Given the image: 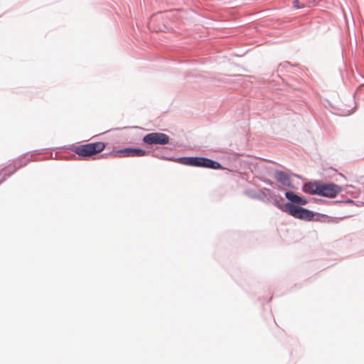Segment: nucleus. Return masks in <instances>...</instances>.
<instances>
[{"label": "nucleus", "mask_w": 364, "mask_h": 364, "mask_svg": "<svg viewBox=\"0 0 364 364\" xmlns=\"http://www.w3.org/2000/svg\"><path fill=\"white\" fill-rule=\"evenodd\" d=\"M321 183L317 182H309L305 183L303 190L310 194L319 195Z\"/></svg>", "instance_id": "8"}, {"label": "nucleus", "mask_w": 364, "mask_h": 364, "mask_svg": "<svg viewBox=\"0 0 364 364\" xmlns=\"http://www.w3.org/2000/svg\"><path fill=\"white\" fill-rule=\"evenodd\" d=\"M293 5H294V7H295L296 9H300V8L304 7V4H302L301 5L299 4V0H294V2H293Z\"/></svg>", "instance_id": "11"}, {"label": "nucleus", "mask_w": 364, "mask_h": 364, "mask_svg": "<svg viewBox=\"0 0 364 364\" xmlns=\"http://www.w3.org/2000/svg\"><path fill=\"white\" fill-rule=\"evenodd\" d=\"M341 191V188L337 185L332 184V183H328V184L321 183L319 196L328 197V198H334Z\"/></svg>", "instance_id": "6"}, {"label": "nucleus", "mask_w": 364, "mask_h": 364, "mask_svg": "<svg viewBox=\"0 0 364 364\" xmlns=\"http://www.w3.org/2000/svg\"><path fill=\"white\" fill-rule=\"evenodd\" d=\"M150 31L154 32H162L166 28L165 18L161 15L153 16L148 23Z\"/></svg>", "instance_id": "5"}, {"label": "nucleus", "mask_w": 364, "mask_h": 364, "mask_svg": "<svg viewBox=\"0 0 364 364\" xmlns=\"http://www.w3.org/2000/svg\"><path fill=\"white\" fill-rule=\"evenodd\" d=\"M285 196L288 200L295 204L306 205L307 203V200L305 198H303L291 191L287 192L285 193Z\"/></svg>", "instance_id": "9"}, {"label": "nucleus", "mask_w": 364, "mask_h": 364, "mask_svg": "<svg viewBox=\"0 0 364 364\" xmlns=\"http://www.w3.org/2000/svg\"><path fill=\"white\" fill-rule=\"evenodd\" d=\"M143 141L147 144L165 145L169 142V137L164 133L153 132L145 135Z\"/></svg>", "instance_id": "4"}, {"label": "nucleus", "mask_w": 364, "mask_h": 364, "mask_svg": "<svg viewBox=\"0 0 364 364\" xmlns=\"http://www.w3.org/2000/svg\"><path fill=\"white\" fill-rule=\"evenodd\" d=\"M183 164L193 166H202L213 169L221 168L220 163L203 157H184L181 159Z\"/></svg>", "instance_id": "2"}, {"label": "nucleus", "mask_w": 364, "mask_h": 364, "mask_svg": "<svg viewBox=\"0 0 364 364\" xmlns=\"http://www.w3.org/2000/svg\"><path fill=\"white\" fill-rule=\"evenodd\" d=\"M275 178L277 181L281 183L284 186H290V178L289 176L282 171H277L275 173Z\"/></svg>", "instance_id": "10"}, {"label": "nucleus", "mask_w": 364, "mask_h": 364, "mask_svg": "<svg viewBox=\"0 0 364 364\" xmlns=\"http://www.w3.org/2000/svg\"><path fill=\"white\" fill-rule=\"evenodd\" d=\"M146 154V151L140 149H134V148H126L124 149H120L114 153V156L119 157H127V156H144Z\"/></svg>", "instance_id": "7"}, {"label": "nucleus", "mask_w": 364, "mask_h": 364, "mask_svg": "<svg viewBox=\"0 0 364 364\" xmlns=\"http://www.w3.org/2000/svg\"><path fill=\"white\" fill-rule=\"evenodd\" d=\"M288 213L294 218L305 220H311L313 213L303 208L298 207L295 205L288 203L286 205Z\"/></svg>", "instance_id": "3"}, {"label": "nucleus", "mask_w": 364, "mask_h": 364, "mask_svg": "<svg viewBox=\"0 0 364 364\" xmlns=\"http://www.w3.org/2000/svg\"><path fill=\"white\" fill-rule=\"evenodd\" d=\"M105 148V144L102 141L88 143L77 146L75 153L80 156L89 157L102 151Z\"/></svg>", "instance_id": "1"}]
</instances>
